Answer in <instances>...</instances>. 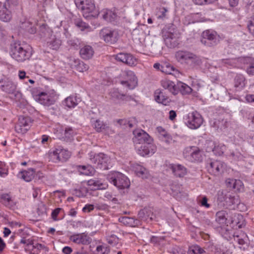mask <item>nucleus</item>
<instances>
[{
	"mask_svg": "<svg viewBox=\"0 0 254 254\" xmlns=\"http://www.w3.org/2000/svg\"><path fill=\"white\" fill-rule=\"evenodd\" d=\"M10 55L17 62H24L31 57V48L19 43H14L11 45Z\"/></svg>",
	"mask_w": 254,
	"mask_h": 254,
	"instance_id": "1",
	"label": "nucleus"
},
{
	"mask_svg": "<svg viewBox=\"0 0 254 254\" xmlns=\"http://www.w3.org/2000/svg\"><path fill=\"white\" fill-rule=\"evenodd\" d=\"M75 4L78 9L82 11L83 16L86 18L95 17L98 15V11L92 0H76Z\"/></svg>",
	"mask_w": 254,
	"mask_h": 254,
	"instance_id": "2",
	"label": "nucleus"
},
{
	"mask_svg": "<svg viewBox=\"0 0 254 254\" xmlns=\"http://www.w3.org/2000/svg\"><path fill=\"white\" fill-rule=\"evenodd\" d=\"M107 179L119 189L128 188L130 181L123 174L119 172H111L107 175Z\"/></svg>",
	"mask_w": 254,
	"mask_h": 254,
	"instance_id": "3",
	"label": "nucleus"
},
{
	"mask_svg": "<svg viewBox=\"0 0 254 254\" xmlns=\"http://www.w3.org/2000/svg\"><path fill=\"white\" fill-rule=\"evenodd\" d=\"M36 90V89L34 88L32 90V94L35 101L46 106H50L54 103L56 93L53 90L37 93L35 92Z\"/></svg>",
	"mask_w": 254,
	"mask_h": 254,
	"instance_id": "4",
	"label": "nucleus"
},
{
	"mask_svg": "<svg viewBox=\"0 0 254 254\" xmlns=\"http://www.w3.org/2000/svg\"><path fill=\"white\" fill-rule=\"evenodd\" d=\"M201 43L207 47H214L220 42V37L215 31L206 30L204 31L201 36Z\"/></svg>",
	"mask_w": 254,
	"mask_h": 254,
	"instance_id": "5",
	"label": "nucleus"
},
{
	"mask_svg": "<svg viewBox=\"0 0 254 254\" xmlns=\"http://www.w3.org/2000/svg\"><path fill=\"white\" fill-rule=\"evenodd\" d=\"M90 159L94 167L103 170L108 169L110 159L107 155L102 153L91 155Z\"/></svg>",
	"mask_w": 254,
	"mask_h": 254,
	"instance_id": "6",
	"label": "nucleus"
},
{
	"mask_svg": "<svg viewBox=\"0 0 254 254\" xmlns=\"http://www.w3.org/2000/svg\"><path fill=\"white\" fill-rule=\"evenodd\" d=\"M164 40L165 45L170 48L177 46L179 44V39L180 34L177 30L170 29L164 34Z\"/></svg>",
	"mask_w": 254,
	"mask_h": 254,
	"instance_id": "7",
	"label": "nucleus"
},
{
	"mask_svg": "<svg viewBox=\"0 0 254 254\" xmlns=\"http://www.w3.org/2000/svg\"><path fill=\"white\" fill-rule=\"evenodd\" d=\"M124 79L120 81V83L128 89H133L137 85V79L133 72L130 70L124 71L121 74Z\"/></svg>",
	"mask_w": 254,
	"mask_h": 254,
	"instance_id": "8",
	"label": "nucleus"
},
{
	"mask_svg": "<svg viewBox=\"0 0 254 254\" xmlns=\"http://www.w3.org/2000/svg\"><path fill=\"white\" fill-rule=\"evenodd\" d=\"M175 56L177 62L182 64L194 63L197 60L196 55L187 50H179L176 52Z\"/></svg>",
	"mask_w": 254,
	"mask_h": 254,
	"instance_id": "9",
	"label": "nucleus"
},
{
	"mask_svg": "<svg viewBox=\"0 0 254 254\" xmlns=\"http://www.w3.org/2000/svg\"><path fill=\"white\" fill-rule=\"evenodd\" d=\"M187 126L191 129H197L203 123L201 116L197 112L189 113L185 118Z\"/></svg>",
	"mask_w": 254,
	"mask_h": 254,
	"instance_id": "10",
	"label": "nucleus"
},
{
	"mask_svg": "<svg viewBox=\"0 0 254 254\" xmlns=\"http://www.w3.org/2000/svg\"><path fill=\"white\" fill-rule=\"evenodd\" d=\"M32 121L29 117L20 116L15 126V131L19 133H25L30 128Z\"/></svg>",
	"mask_w": 254,
	"mask_h": 254,
	"instance_id": "11",
	"label": "nucleus"
},
{
	"mask_svg": "<svg viewBox=\"0 0 254 254\" xmlns=\"http://www.w3.org/2000/svg\"><path fill=\"white\" fill-rule=\"evenodd\" d=\"M100 36L107 43L114 44L118 41V34L114 30L108 28H104L100 32Z\"/></svg>",
	"mask_w": 254,
	"mask_h": 254,
	"instance_id": "12",
	"label": "nucleus"
},
{
	"mask_svg": "<svg viewBox=\"0 0 254 254\" xmlns=\"http://www.w3.org/2000/svg\"><path fill=\"white\" fill-rule=\"evenodd\" d=\"M135 148L140 155L145 156L149 154H153L156 150V147L153 142H146L140 145H137Z\"/></svg>",
	"mask_w": 254,
	"mask_h": 254,
	"instance_id": "13",
	"label": "nucleus"
},
{
	"mask_svg": "<svg viewBox=\"0 0 254 254\" xmlns=\"http://www.w3.org/2000/svg\"><path fill=\"white\" fill-rule=\"evenodd\" d=\"M133 142L135 146L147 142H153V139L149 135L142 129H136L133 131Z\"/></svg>",
	"mask_w": 254,
	"mask_h": 254,
	"instance_id": "14",
	"label": "nucleus"
},
{
	"mask_svg": "<svg viewBox=\"0 0 254 254\" xmlns=\"http://www.w3.org/2000/svg\"><path fill=\"white\" fill-rule=\"evenodd\" d=\"M114 57L117 61L130 66H135L137 64V59L130 53H120Z\"/></svg>",
	"mask_w": 254,
	"mask_h": 254,
	"instance_id": "15",
	"label": "nucleus"
},
{
	"mask_svg": "<svg viewBox=\"0 0 254 254\" xmlns=\"http://www.w3.org/2000/svg\"><path fill=\"white\" fill-rule=\"evenodd\" d=\"M109 94L111 98L116 101L127 102L134 100V98L132 96L122 92L119 88L112 89Z\"/></svg>",
	"mask_w": 254,
	"mask_h": 254,
	"instance_id": "16",
	"label": "nucleus"
},
{
	"mask_svg": "<svg viewBox=\"0 0 254 254\" xmlns=\"http://www.w3.org/2000/svg\"><path fill=\"white\" fill-rule=\"evenodd\" d=\"M16 87V84L9 79L3 78L0 80V89L8 94L14 93Z\"/></svg>",
	"mask_w": 254,
	"mask_h": 254,
	"instance_id": "17",
	"label": "nucleus"
},
{
	"mask_svg": "<svg viewBox=\"0 0 254 254\" xmlns=\"http://www.w3.org/2000/svg\"><path fill=\"white\" fill-rule=\"evenodd\" d=\"M154 99L157 102L164 105H168L170 102V100L165 90L157 89L154 92Z\"/></svg>",
	"mask_w": 254,
	"mask_h": 254,
	"instance_id": "18",
	"label": "nucleus"
},
{
	"mask_svg": "<svg viewBox=\"0 0 254 254\" xmlns=\"http://www.w3.org/2000/svg\"><path fill=\"white\" fill-rule=\"evenodd\" d=\"M70 240L75 243L83 245H88L91 241V238L85 233L75 234L71 236Z\"/></svg>",
	"mask_w": 254,
	"mask_h": 254,
	"instance_id": "19",
	"label": "nucleus"
},
{
	"mask_svg": "<svg viewBox=\"0 0 254 254\" xmlns=\"http://www.w3.org/2000/svg\"><path fill=\"white\" fill-rule=\"evenodd\" d=\"M224 164L220 161L211 162L208 167V171L214 175H218L223 172Z\"/></svg>",
	"mask_w": 254,
	"mask_h": 254,
	"instance_id": "20",
	"label": "nucleus"
},
{
	"mask_svg": "<svg viewBox=\"0 0 254 254\" xmlns=\"http://www.w3.org/2000/svg\"><path fill=\"white\" fill-rule=\"evenodd\" d=\"M169 168L177 177H184L187 173L186 168L180 164H170Z\"/></svg>",
	"mask_w": 254,
	"mask_h": 254,
	"instance_id": "21",
	"label": "nucleus"
},
{
	"mask_svg": "<svg viewBox=\"0 0 254 254\" xmlns=\"http://www.w3.org/2000/svg\"><path fill=\"white\" fill-rule=\"evenodd\" d=\"M161 85L164 88V90L167 89L173 95H177L178 93L177 85L170 80L167 79L162 80L161 81Z\"/></svg>",
	"mask_w": 254,
	"mask_h": 254,
	"instance_id": "22",
	"label": "nucleus"
},
{
	"mask_svg": "<svg viewBox=\"0 0 254 254\" xmlns=\"http://www.w3.org/2000/svg\"><path fill=\"white\" fill-rule=\"evenodd\" d=\"M94 53L93 48L89 45H85L79 51L81 58L84 60H89L93 57Z\"/></svg>",
	"mask_w": 254,
	"mask_h": 254,
	"instance_id": "23",
	"label": "nucleus"
},
{
	"mask_svg": "<svg viewBox=\"0 0 254 254\" xmlns=\"http://www.w3.org/2000/svg\"><path fill=\"white\" fill-rule=\"evenodd\" d=\"M101 15L102 18L106 21L112 22L117 17L116 13L109 9H103L98 15Z\"/></svg>",
	"mask_w": 254,
	"mask_h": 254,
	"instance_id": "24",
	"label": "nucleus"
},
{
	"mask_svg": "<svg viewBox=\"0 0 254 254\" xmlns=\"http://www.w3.org/2000/svg\"><path fill=\"white\" fill-rule=\"evenodd\" d=\"M246 85V79L242 74H237L234 80V86L236 91L243 89Z\"/></svg>",
	"mask_w": 254,
	"mask_h": 254,
	"instance_id": "25",
	"label": "nucleus"
},
{
	"mask_svg": "<svg viewBox=\"0 0 254 254\" xmlns=\"http://www.w3.org/2000/svg\"><path fill=\"white\" fill-rule=\"evenodd\" d=\"M191 149L190 154L188 157V159L192 162H201L202 160V157L200 150L196 147L191 148Z\"/></svg>",
	"mask_w": 254,
	"mask_h": 254,
	"instance_id": "26",
	"label": "nucleus"
},
{
	"mask_svg": "<svg viewBox=\"0 0 254 254\" xmlns=\"http://www.w3.org/2000/svg\"><path fill=\"white\" fill-rule=\"evenodd\" d=\"M35 171L33 169H29L28 170L21 171L18 177L26 182H30L34 177Z\"/></svg>",
	"mask_w": 254,
	"mask_h": 254,
	"instance_id": "27",
	"label": "nucleus"
},
{
	"mask_svg": "<svg viewBox=\"0 0 254 254\" xmlns=\"http://www.w3.org/2000/svg\"><path fill=\"white\" fill-rule=\"evenodd\" d=\"M12 17L11 13L6 7V3L0 9V19L4 22L9 21Z\"/></svg>",
	"mask_w": 254,
	"mask_h": 254,
	"instance_id": "28",
	"label": "nucleus"
},
{
	"mask_svg": "<svg viewBox=\"0 0 254 254\" xmlns=\"http://www.w3.org/2000/svg\"><path fill=\"white\" fill-rule=\"evenodd\" d=\"M61 40L55 35L51 36L50 40L47 41L48 46L53 50H57L61 45Z\"/></svg>",
	"mask_w": 254,
	"mask_h": 254,
	"instance_id": "29",
	"label": "nucleus"
},
{
	"mask_svg": "<svg viewBox=\"0 0 254 254\" xmlns=\"http://www.w3.org/2000/svg\"><path fill=\"white\" fill-rule=\"evenodd\" d=\"M133 169L138 176L142 178H146L147 177L148 171L143 166L139 164H135L133 166Z\"/></svg>",
	"mask_w": 254,
	"mask_h": 254,
	"instance_id": "30",
	"label": "nucleus"
},
{
	"mask_svg": "<svg viewBox=\"0 0 254 254\" xmlns=\"http://www.w3.org/2000/svg\"><path fill=\"white\" fill-rule=\"evenodd\" d=\"M177 87L178 92L180 91L182 94H189L192 91V89L190 86L181 82L177 83Z\"/></svg>",
	"mask_w": 254,
	"mask_h": 254,
	"instance_id": "31",
	"label": "nucleus"
},
{
	"mask_svg": "<svg viewBox=\"0 0 254 254\" xmlns=\"http://www.w3.org/2000/svg\"><path fill=\"white\" fill-rule=\"evenodd\" d=\"M228 214L226 211L221 210L216 214V221L220 224H224L227 220Z\"/></svg>",
	"mask_w": 254,
	"mask_h": 254,
	"instance_id": "32",
	"label": "nucleus"
},
{
	"mask_svg": "<svg viewBox=\"0 0 254 254\" xmlns=\"http://www.w3.org/2000/svg\"><path fill=\"white\" fill-rule=\"evenodd\" d=\"M87 185L91 187L92 190H100L104 188L103 183L99 180H89L87 182Z\"/></svg>",
	"mask_w": 254,
	"mask_h": 254,
	"instance_id": "33",
	"label": "nucleus"
},
{
	"mask_svg": "<svg viewBox=\"0 0 254 254\" xmlns=\"http://www.w3.org/2000/svg\"><path fill=\"white\" fill-rule=\"evenodd\" d=\"M60 161H66L70 156V152L68 150L63 149L61 147L58 148Z\"/></svg>",
	"mask_w": 254,
	"mask_h": 254,
	"instance_id": "34",
	"label": "nucleus"
},
{
	"mask_svg": "<svg viewBox=\"0 0 254 254\" xmlns=\"http://www.w3.org/2000/svg\"><path fill=\"white\" fill-rule=\"evenodd\" d=\"M75 134V132L71 127H66L64 129V136H63V138L66 141H70L72 139V138Z\"/></svg>",
	"mask_w": 254,
	"mask_h": 254,
	"instance_id": "35",
	"label": "nucleus"
},
{
	"mask_svg": "<svg viewBox=\"0 0 254 254\" xmlns=\"http://www.w3.org/2000/svg\"><path fill=\"white\" fill-rule=\"evenodd\" d=\"M160 71L167 74H173L178 72L174 67L169 64H164Z\"/></svg>",
	"mask_w": 254,
	"mask_h": 254,
	"instance_id": "36",
	"label": "nucleus"
},
{
	"mask_svg": "<svg viewBox=\"0 0 254 254\" xmlns=\"http://www.w3.org/2000/svg\"><path fill=\"white\" fill-rule=\"evenodd\" d=\"M20 243L26 245L25 248V251L32 250V246H34V240L33 239H27L26 237H23L21 239Z\"/></svg>",
	"mask_w": 254,
	"mask_h": 254,
	"instance_id": "37",
	"label": "nucleus"
},
{
	"mask_svg": "<svg viewBox=\"0 0 254 254\" xmlns=\"http://www.w3.org/2000/svg\"><path fill=\"white\" fill-rule=\"evenodd\" d=\"M206 151L207 152L212 151L214 153H217V150L218 147H216L215 142L212 140H207L205 143Z\"/></svg>",
	"mask_w": 254,
	"mask_h": 254,
	"instance_id": "38",
	"label": "nucleus"
},
{
	"mask_svg": "<svg viewBox=\"0 0 254 254\" xmlns=\"http://www.w3.org/2000/svg\"><path fill=\"white\" fill-rule=\"evenodd\" d=\"M220 194L223 195V192L219 191L218 193L219 196H220ZM219 199H220L221 201L224 200V201H225L227 203H229L230 204H234V203H235V197L234 196H233L232 195H231L229 193L225 194V196L223 197V198H222L220 197V196H219Z\"/></svg>",
	"mask_w": 254,
	"mask_h": 254,
	"instance_id": "39",
	"label": "nucleus"
},
{
	"mask_svg": "<svg viewBox=\"0 0 254 254\" xmlns=\"http://www.w3.org/2000/svg\"><path fill=\"white\" fill-rule=\"evenodd\" d=\"M203 249L198 245H194L190 247L188 254H202L204 252Z\"/></svg>",
	"mask_w": 254,
	"mask_h": 254,
	"instance_id": "40",
	"label": "nucleus"
},
{
	"mask_svg": "<svg viewBox=\"0 0 254 254\" xmlns=\"http://www.w3.org/2000/svg\"><path fill=\"white\" fill-rule=\"evenodd\" d=\"M148 213H150V209L144 208L140 210L138 213V218L143 221H148V217L147 215Z\"/></svg>",
	"mask_w": 254,
	"mask_h": 254,
	"instance_id": "41",
	"label": "nucleus"
},
{
	"mask_svg": "<svg viewBox=\"0 0 254 254\" xmlns=\"http://www.w3.org/2000/svg\"><path fill=\"white\" fill-rule=\"evenodd\" d=\"M58 148L53 151H50L49 153V156L50 160L53 162H58L60 161V157L59 156Z\"/></svg>",
	"mask_w": 254,
	"mask_h": 254,
	"instance_id": "42",
	"label": "nucleus"
},
{
	"mask_svg": "<svg viewBox=\"0 0 254 254\" xmlns=\"http://www.w3.org/2000/svg\"><path fill=\"white\" fill-rule=\"evenodd\" d=\"M65 105L68 108H73L77 105L76 99L73 97H68L65 99Z\"/></svg>",
	"mask_w": 254,
	"mask_h": 254,
	"instance_id": "43",
	"label": "nucleus"
},
{
	"mask_svg": "<svg viewBox=\"0 0 254 254\" xmlns=\"http://www.w3.org/2000/svg\"><path fill=\"white\" fill-rule=\"evenodd\" d=\"M110 253V249L108 247L100 245L96 248V254H109Z\"/></svg>",
	"mask_w": 254,
	"mask_h": 254,
	"instance_id": "44",
	"label": "nucleus"
},
{
	"mask_svg": "<svg viewBox=\"0 0 254 254\" xmlns=\"http://www.w3.org/2000/svg\"><path fill=\"white\" fill-rule=\"evenodd\" d=\"M75 69L79 72H83L87 71L89 69V66L82 61H79Z\"/></svg>",
	"mask_w": 254,
	"mask_h": 254,
	"instance_id": "45",
	"label": "nucleus"
},
{
	"mask_svg": "<svg viewBox=\"0 0 254 254\" xmlns=\"http://www.w3.org/2000/svg\"><path fill=\"white\" fill-rule=\"evenodd\" d=\"M94 127L97 132H101L105 128L106 125L103 122L97 120L94 124Z\"/></svg>",
	"mask_w": 254,
	"mask_h": 254,
	"instance_id": "46",
	"label": "nucleus"
},
{
	"mask_svg": "<svg viewBox=\"0 0 254 254\" xmlns=\"http://www.w3.org/2000/svg\"><path fill=\"white\" fill-rule=\"evenodd\" d=\"M79 169L80 173L82 174L88 176L92 174L93 169L91 167L82 166H80Z\"/></svg>",
	"mask_w": 254,
	"mask_h": 254,
	"instance_id": "47",
	"label": "nucleus"
},
{
	"mask_svg": "<svg viewBox=\"0 0 254 254\" xmlns=\"http://www.w3.org/2000/svg\"><path fill=\"white\" fill-rule=\"evenodd\" d=\"M75 25L83 31L84 29H88L90 28L89 25L85 22H83L80 19H77L75 21Z\"/></svg>",
	"mask_w": 254,
	"mask_h": 254,
	"instance_id": "48",
	"label": "nucleus"
},
{
	"mask_svg": "<svg viewBox=\"0 0 254 254\" xmlns=\"http://www.w3.org/2000/svg\"><path fill=\"white\" fill-rule=\"evenodd\" d=\"M214 125L218 128H220V129H222L223 128H225L227 127V122L226 120L224 119L218 121H215L214 123Z\"/></svg>",
	"mask_w": 254,
	"mask_h": 254,
	"instance_id": "49",
	"label": "nucleus"
},
{
	"mask_svg": "<svg viewBox=\"0 0 254 254\" xmlns=\"http://www.w3.org/2000/svg\"><path fill=\"white\" fill-rule=\"evenodd\" d=\"M233 189L238 191H243L244 190V185L243 182L240 180L235 179Z\"/></svg>",
	"mask_w": 254,
	"mask_h": 254,
	"instance_id": "50",
	"label": "nucleus"
},
{
	"mask_svg": "<svg viewBox=\"0 0 254 254\" xmlns=\"http://www.w3.org/2000/svg\"><path fill=\"white\" fill-rule=\"evenodd\" d=\"M104 197L108 200H111L114 204L119 203L118 199L116 197L113 196L110 192H106L105 193Z\"/></svg>",
	"mask_w": 254,
	"mask_h": 254,
	"instance_id": "51",
	"label": "nucleus"
},
{
	"mask_svg": "<svg viewBox=\"0 0 254 254\" xmlns=\"http://www.w3.org/2000/svg\"><path fill=\"white\" fill-rule=\"evenodd\" d=\"M156 129L159 133V137L162 139H163L164 137H166L167 135H169L167 131L161 127H158Z\"/></svg>",
	"mask_w": 254,
	"mask_h": 254,
	"instance_id": "52",
	"label": "nucleus"
},
{
	"mask_svg": "<svg viewBox=\"0 0 254 254\" xmlns=\"http://www.w3.org/2000/svg\"><path fill=\"white\" fill-rule=\"evenodd\" d=\"M68 64L70 65V67L72 68H75L80 60L73 57H70L68 59Z\"/></svg>",
	"mask_w": 254,
	"mask_h": 254,
	"instance_id": "53",
	"label": "nucleus"
},
{
	"mask_svg": "<svg viewBox=\"0 0 254 254\" xmlns=\"http://www.w3.org/2000/svg\"><path fill=\"white\" fill-rule=\"evenodd\" d=\"M107 241L110 245H115L118 243V238L116 236L112 235L107 238Z\"/></svg>",
	"mask_w": 254,
	"mask_h": 254,
	"instance_id": "54",
	"label": "nucleus"
},
{
	"mask_svg": "<svg viewBox=\"0 0 254 254\" xmlns=\"http://www.w3.org/2000/svg\"><path fill=\"white\" fill-rule=\"evenodd\" d=\"M5 163L0 161V176L1 177H4L7 175V171H5L4 169Z\"/></svg>",
	"mask_w": 254,
	"mask_h": 254,
	"instance_id": "55",
	"label": "nucleus"
},
{
	"mask_svg": "<svg viewBox=\"0 0 254 254\" xmlns=\"http://www.w3.org/2000/svg\"><path fill=\"white\" fill-rule=\"evenodd\" d=\"M0 198L1 199V201L2 202V203H4L5 204H6V203H8L10 201H11V197L7 193L1 194L0 195Z\"/></svg>",
	"mask_w": 254,
	"mask_h": 254,
	"instance_id": "56",
	"label": "nucleus"
},
{
	"mask_svg": "<svg viewBox=\"0 0 254 254\" xmlns=\"http://www.w3.org/2000/svg\"><path fill=\"white\" fill-rule=\"evenodd\" d=\"M248 28L250 32L254 36V17L250 21L249 24L248 25Z\"/></svg>",
	"mask_w": 254,
	"mask_h": 254,
	"instance_id": "57",
	"label": "nucleus"
},
{
	"mask_svg": "<svg viewBox=\"0 0 254 254\" xmlns=\"http://www.w3.org/2000/svg\"><path fill=\"white\" fill-rule=\"evenodd\" d=\"M235 181V179H230V178L227 179L225 181V183H226V186L227 187V188H230L233 189Z\"/></svg>",
	"mask_w": 254,
	"mask_h": 254,
	"instance_id": "58",
	"label": "nucleus"
},
{
	"mask_svg": "<svg viewBox=\"0 0 254 254\" xmlns=\"http://www.w3.org/2000/svg\"><path fill=\"white\" fill-rule=\"evenodd\" d=\"M5 3L7 4L9 6H15L18 5L19 2L18 0H6Z\"/></svg>",
	"mask_w": 254,
	"mask_h": 254,
	"instance_id": "59",
	"label": "nucleus"
},
{
	"mask_svg": "<svg viewBox=\"0 0 254 254\" xmlns=\"http://www.w3.org/2000/svg\"><path fill=\"white\" fill-rule=\"evenodd\" d=\"M247 72L250 75H254V63L250 64L247 68Z\"/></svg>",
	"mask_w": 254,
	"mask_h": 254,
	"instance_id": "60",
	"label": "nucleus"
},
{
	"mask_svg": "<svg viewBox=\"0 0 254 254\" xmlns=\"http://www.w3.org/2000/svg\"><path fill=\"white\" fill-rule=\"evenodd\" d=\"M94 208V205L92 204H86L83 208V211L84 212H89L93 210Z\"/></svg>",
	"mask_w": 254,
	"mask_h": 254,
	"instance_id": "61",
	"label": "nucleus"
},
{
	"mask_svg": "<svg viewBox=\"0 0 254 254\" xmlns=\"http://www.w3.org/2000/svg\"><path fill=\"white\" fill-rule=\"evenodd\" d=\"M61 210V208H57L56 209H55L52 213V218L54 220H57V217L58 216V215L59 214L60 211Z\"/></svg>",
	"mask_w": 254,
	"mask_h": 254,
	"instance_id": "62",
	"label": "nucleus"
},
{
	"mask_svg": "<svg viewBox=\"0 0 254 254\" xmlns=\"http://www.w3.org/2000/svg\"><path fill=\"white\" fill-rule=\"evenodd\" d=\"M200 203L201 206H205L206 208H209L210 207L209 204L207 203V198L206 196L202 197L200 201Z\"/></svg>",
	"mask_w": 254,
	"mask_h": 254,
	"instance_id": "63",
	"label": "nucleus"
},
{
	"mask_svg": "<svg viewBox=\"0 0 254 254\" xmlns=\"http://www.w3.org/2000/svg\"><path fill=\"white\" fill-rule=\"evenodd\" d=\"M245 99L248 103L254 102V94H248L245 96Z\"/></svg>",
	"mask_w": 254,
	"mask_h": 254,
	"instance_id": "64",
	"label": "nucleus"
}]
</instances>
